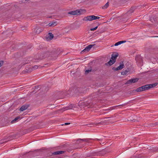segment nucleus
<instances>
[{
	"mask_svg": "<svg viewBox=\"0 0 158 158\" xmlns=\"http://www.w3.org/2000/svg\"><path fill=\"white\" fill-rule=\"evenodd\" d=\"M45 55L46 56V57L51 56L56 57L60 53V49L57 48L55 49L52 50L47 49L46 51H44Z\"/></svg>",
	"mask_w": 158,
	"mask_h": 158,
	"instance_id": "nucleus-1",
	"label": "nucleus"
},
{
	"mask_svg": "<svg viewBox=\"0 0 158 158\" xmlns=\"http://www.w3.org/2000/svg\"><path fill=\"white\" fill-rule=\"evenodd\" d=\"M93 106V103L91 100L87 101L84 102L80 101L78 104V106L81 108H83L85 107L89 108L92 106Z\"/></svg>",
	"mask_w": 158,
	"mask_h": 158,
	"instance_id": "nucleus-2",
	"label": "nucleus"
},
{
	"mask_svg": "<svg viewBox=\"0 0 158 158\" xmlns=\"http://www.w3.org/2000/svg\"><path fill=\"white\" fill-rule=\"evenodd\" d=\"M118 55V54L117 52L112 54L111 55V59H110L108 62L106 63L105 64L106 65L110 66L113 64L115 62L116 58Z\"/></svg>",
	"mask_w": 158,
	"mask_h": 158,
	"instance_id": "nucleus-3",
	"label": "nucleus"
},
{
	"mask_svg": "<svg viewBox=\"0 0 158 158\" xmlns=\"http://www.w3.org/2000/svg\"><path fill=\"white\" fill-rule=\"evenodd\" d=\"M134 11L133 10L131 9L123 14V19L122 20L124 21H127L128 19V18L132 15Z\"/></svg>",
	"mask_w": 158,
	"mask_h": 158,
	"instance_id": "nucleus-4",
	"label": "nucleus"
},
{
	"mask_svg": "<svg viewBox=\"0 0 158 158\" xmlns=\"http://www.w3.org/2000/svg\"><path fill=\"white\" fill-rule=\"evenodd\" d=\"M83 11H85V10L82 9H78L69 12V14L73 15H80Z\"/></svg>",
	"mask_w": 158,
	"mask_h": 158,
	"instance_id": "nucleus-5",
	"label": "nucleus"
},
{
	"mask_svg": "<svg viewBox=\"0 0 158 158\" xmlns=\"http://www.w3.org/2000/svg\"><path fill=\"white\" fill-rule=\"evenodd\" d=\"M15 137V136L14 135H11L10 136L6 138L2 139L0 140V144H2L3 143L7 142L9 140H11L12 139L14 138Z\"/></svg>",
	"mask_w": 158,
	"mask_h": 158,
	"instance_id": "nucleus-6",
	"label": "nucleus"
},
{
	"mask_svg": "<svg viewBox=\"0 0 158 158\" xmlns=\"http://www.w3.org/2000/svg\"><path fill=\"white\" fill-rule=\"evenodd\" d=\"M44 52H42L41 53L38 54L36 56V58L38 60H42L46 58V56Z\"/></svg>",
	"mask_w": 158,
	"mask_h": 158,
	"instance_id": "nucleus-7",
	"label": "nucleus"
},
{
	"mask_svg": "<svg viewBox=\"0 0 158 158\" xmlns=\"http://www.w3.org/2000/svg\"><path fill=\"white\" fill-rule=\"evenodd\" d=\"M124 67V64L123 62H121L120 63V65L117 68L113 67L112 69L114 71H117L123 69Z\"/></svg>",
	"mask_w": 158,
	"mask_h": 158,
	"instance_id": "nucleus-8",
	"label": "nucleus"
},
{
	"mask_svg": "<svg viewBox=\"0 0 158 158\" xmlns=\"http://www.w3.org/2000/svg\"><path fill=\"white\" fill-rule=\"evenodd\" d=\"M90 139H78L77 140V143L79 144L82 143L83 142H89V140Z\"/></svg>",
	"mask_w": 158,
	"mask_h": 158,
	"instance_id": "nucleus-9",
	"label": "nucleus"
},
{
	"mask_svg": "<svg viewBox=\"0 0 158 158\" xmlns=\"http://www.w3.org/2000/svg\"><path fill=\"white\" fill-rule=\"evenodd\" d=\"M139 79L137 78L131 79L128 81H127L126 83V84H131L132 83H135L138 81Z\"/></svg>",
	"mask_w": 158,
	"mask_h": 158,
	"instance_id": "nucleus-10",
	"label": "nucleus"
},
{
	"mask_svg": "<svg viewBox=\"0 0 158 158\" xmlns=\"http://www.w3.org/2000/svg\"><path fill=\"white\" fill-rule=\"evenodd\" d=\"M94 45H89V46H87L85 49H84L83 50L82 52H81V53L82 52H85L86 53L89 52L90 49L92 48V47Z\"/></svg>",
	"mask_w": 158,
	"mask_h": 158,
	"instance_id": "nucleus-11",
	"label": "nucleus"
},
{
	"mask_svg": "<svg viewBox=\"0 0 158 158\" xmlns=\"http://www.w3.org/2000/svg\"><path fill=\"white\" fill-rule=\"evenodd\" d=\"M66 151L65 150H60L55 152H53L52 153V155H56L64 154Z\"/></svg>",
	"mask_w": 158,
	"mask_h": 158,
	"instance_id": "nucleus-12",
	"label": "nucleus"
},
{
	"mask_svg": "<svg viewBox=\"0 0 158 158\" xmlns=\"http://www.w3.org/2000/svg\"><path fill=\"white\" fill-rule=\"evenodd\" d=\"M92 15H89L87 17H85L83 19V21H90L93 20V18H92Z\"/></svg>",
	"mask_w": 158,
	"mask_h": 158,
	"instance_id": "nucleus-13",
	"label": "nucleus"
},
{
	"mask_svg": "<svg viewBox=\"0 0 158 158\" xmlns=\"http://www.w3.org/2000/svg\"><path fill=\"white\" fill-rule=\"evenodd\" d=\"M131 71V69L129 68H127L125 69V70H123V71L121 73V74L123 75H126L128 73Z\"/></svg>",
	"mask_w": 158,
	"mask_h": 158,
	"instance_id": "nucleus-14",
	"label": "nucleus"
},
{
	"mask_svg": "<svg viewBox=\"0 0 158 158\" xmlns=\"http://www.w3.org/2000/svg\"><path fill=\"white\" fill-rule=\"evenodd\" d=\"M29 106V105H23L20 107L19 110L21 111H23L27 109L28 107Z\"/></svg>",
	"mask_w": 158,
	"mask_h": 158,
	"instance_id": "nucleus-15",
	"label": "nucleus"
},
{
	"mask_svg": "<svg viewBox=\"0 0 158 158\" xmlns=\"http://www.w3.org/2000/svg\"><path fill=\"white\" fill-rule=\"evenodd\" d=\"M126 42V41H121L117 42L114 45H113L111 46V47H113L114 45V46H117L120 44H121L123 43H125Z\"/></svg>",
	"mask_w": 158,
	"mask_h": 158,
	"instance_id": "nucleus-16",
	"label": "nucleus"
},
{
	"mask_svg": "<svg viewBox=\"0 0 158 158\" xmlns=\"http://www.w3.org/2000/svg\"><path fill=\"white\" fill-rule=\"evenodd\" d=\"M56 22H52L49 23L48 25L49 27H54L56 25Z\"/></svg>",
	"mask_w": 158,
	"mask_h": 158,
	"instance_id": "nucleus-17",
	"label": "nucleus"
},
{
	"mask_svg": "<svg viewBox=\"0 0 158 158\" xmlns=\"http://www.w3.org/2000/svg\"><path fill=\"white\" fill-rule=\"evenodd\" d=\"M53 35L51 32H49L48 33V37L47 38H48L50 40H52L53 38Z\"/></svg>",
	"mask_w": 158,
	"mask_h": 158,
	"instance_id": "nucleus-18",
	"label": "nucleus"
},
{
	"mask_svg": "<svg viewBox=\"0 0 158 158\" xmlns=\"http://www.w3.org/2000/svg\"><path fill=\"white\" fill-rule=\"evenodd\" d=\"M65 146L64 145H62L58 146L57 147V149L58 150H65Z\"/></svg>",
	"mask_w": 158,
	"mask_h": 158,
	"instance_id": "nucleus-19",
	"label": "nucleus"
},
{
	"mask_svg": "<svg viewBox=\"0 0 158 158\" xmlns=\"http://www.w3.org/2000/svg\"><path fill=\"white\" fill-rule=\"evenodd\" d=\"M158 84V83H155L149 85L150 87V89L153 88L156 86Z\"/></svg>",
	"mask_w": 158,
	"mask_h": 158,
	"instance_id": "nucleus-20",
	"label": "nucleus"
},
{
	"mask_svg": "<svg viewBox=\"0 0 158 158\" xmlns=\"http://www.w3.org/2000/svg\"><path fill=\"white\" fill-rule=\"evenodd\" d=\"M35 30H36L35 33L37 34H39L43 31V29L40 28H38L36 29H35Z\"/></svg>",
	"mask_w": 158,
	"mask_h": 158,
	"instance_id": "nucleus-21",
	"label": "nucleus"
},
{
	"mask_svg": "<svg viewBox=\"0 0 158 158\" xmlns=\"http://www.w3.org/2000/svg\"><path fill=\"white\" fill-rule=\"evenodd\" d=\"M20 118V117H19V116H18V117H16L14 119H13V120H12L11 122V123H15V122H16V121H17L18 119L19 118Z\"/></svg>",
	"mask_w": 158,
	"mask_h": 158,
	"instance_id": "nucleus-22",
	"label": "nucleus"
},
{
	"mask_svg": "<svg viewBox=\"0 0 158 158\" xmlns=\"http://www.w3.org/2000/svg\"><path fill=\"white\" fill-rule=\"evenodd\" d=\"M108 6H109V2H107L105 4V5L102 7V8L103 9H106L108 7Z\"/></svg>",
	"mask_w": 158,
	"mask_h": 158,
	"instance_id": "nucleus-23",
	"label": "nucleus"
},
{
	"mask_svg": "<svg viewBox=\"0 0 158 158\" xmlns=\"http://www.w3.org/2000/svg\"><path fill=\"white\" fill-rule=\"evenodd\" d=\"M144 86V88L145 89V90H148L150 89V87L149 85H147Z\"/></svg>",
	"mask_w": 158,
	"mask_h": 158,
	"instance_id": "nucleus-24",
	"label": "nucleus"
},
{
	"mask_svg": "<svg viewBox=\"0 0 158 158\" xmlns=\"http://www.w3.org/2000/svg\"><path fill=\"white\" fill-rule=\"evenodd\" d=\"M133 91H136L137 92H139L141 91H142L141 89V88L140 87L137 88L136 90H134Z\"/></svg>",
	"mask_w": 158,
	"mask_h": 158,
	"instance_id": "nucleus-25",
	"label": "nucleus"
},
{
	"mask_svg": "<svg viewBox=\"0 0 158 158\" xmlns=\"http://www.w3.org/2000/svg\"><path fill=\"white\" fill-rule=\"evenodd\" d=\"M93 20H95L96 19H98L100 18V17L98 16H95L92 15Z\"/></svg>",
	"mask_w": 158,
	"mask_h": 158,
	"instance_id": "nucleus-26",
	"label": "nucleus"
},
{
	"mask_svg": "<svg viewBox=\"0 0 158 158\" xmlns=\"http://www.w3.org/2000/svg\"><path fill=\"white\" fill-rule=\"evenodd\" d=\"M156 125H158V122H156L154 123H152L150 124V126L153 127L155 126Z\"/></svg>",
	"mask_w": 158,
	"mask_h": 158,
	"instance_id": "nucleus-27",
	"label": "nucleus"
},
{
	"mask_svg": "<svg viewBox=\"0 0 158 158\" xmlns=\"http://www.w3.org/2000/svg\"><path fill=\"white\" fill-rule=\"evenodd\" d=\"M91 69H88V70H86L85 72V74H87L89 72H91Z\"/></svg>",
	"mask_w": 158,
	"mask_h": 158,
	"instance_id": "nucleus-28",
	"label": "nucleus"
},
{
	"mask_svg": "<svg viewBox=\"0 0 158 158\" xmlns=\"http://www.w3.org/2000/svg\"><path fill=\"white\" fill-rule=\"evenodd\" d=\"M98 26H97L95 27H94V28H90V31H94L95 30H96L98 28Z\"/></svg>",
	"mask_w": 158,
	"mask_h": 158,
	"instance_id": "nucleus-29",
	"label": "nucleus"
},
{
	"mask_svg": "<svg viewBox=\"0 0 158 158\" xmlns=\"http://www.w3.org/2000/svg\"><path fill=\"white\" fill-rule=\"evenodd\" d=\"M4 64V61L3 60L0 61V67L2 66Z\"/></svg>",
	"mask_w": 158,
	"mask_h": 158,
	"instance_id": "nucleus-30",
	"label": "nucleus"
},
{
	"mask_svg": "<svg viewBox=\"0 0 158 158\" xmlns=\"http://www.w3.org/2000/svg\"><path fill=\"white\" fill-rule=\"evenodd\" d=\"M38 66L37 65L34 66L32 68L33 70L37 69L38 68Z\"/></svg>",
	"mask_w": 158,
	"mask_h": 158,
	"instance_id": "nucleus-31",
	"label": "nucleus"
},
{
	"mask_svg": "<svg viewBox=\"0 0 158 158\" xmlns=\"http://www.w3.org/2000/svg\"><path fill=\"white\" fill-rule=\"evenodd\" d=\"M141 87V90H142V91H145V89L144 88V86H143L141 87Z\"/></svg>",
	"mask_w": 158,
	"mask_h": 158,
	"instance_id": "nucleus-32",
	"label": "nucleus"
},
{
	"mask_svg": "<svg viewBox=\"0 0 158 158\" xmlns=\"http://www.w3.org/2000/svg\"><path fill=\"white\" fill-rule=\"evenodd\" d=\"M124 105H125L124 104H123L119 105H118V106H115V107H118L119 106H123Z\"/></svg>",
	"mask_w": 158,
	"mask_h": 158,
	"instance_id": "nucleus-33",
	"label": "nucleus"
},
{
	"mask_svg": "<svg viewBox=\"0 0 158 158\" xmlns=\"http://www.w3.org/2000/svg\"><path fill=\"white\" fill-rule=\"evenodd\" d=\"M70 124V123H64V124L65 125H69V124Z\"/></svg>",
	"mask_w": 158,
	"mask_h": 158,
	"instance_id": "nucleus-34",
	"label": "nucleus"
},
{
	"mask_svg": "<svg viewBox=\"0 0 158 158\" xmlns=\"http://www.w3.org/2000/svg\"><path fill=\"white\" fill-rule=\"evenodd\" d=\"M136 120V119H134L132 120V121L133 122H135Z\"/></svg>",
	"mask_w": 158,
	"mask_h": 158,
	"instance_id": "nucleus-35",
	"label": "nucleus"
},
{
	"mask_svg": "<svg viewBox=\"0 0 158 158\" xmlns=\"http://www.w3.org/2000/svg\"><path fill=\"white\" fill-rule=\"evenodd\" d=\"M63 108H62V109H60L58 111H60V110H63Z\"/></svg>",
	"mask_w": 158,
	"mask_h": 158,
	"instance_id": "nucleus-36",
	"label": "nucleus"
},
{
	"mask_svg": "<svg viewBox=\"0 0 158 158\" xmlns=\"http://www.w3.org/2000/svg\"><path fill=\"white\" fill-rule=\"evenodd\" d=\"M29 62H26L24 64H27V63H29Z\"/></svg>",
	"mask_w": 158,
	"mask_h": 158,
	"instance_id": "nucleus-37",
	"label": "nucleus"
},
{
	"mask_svg": "<svg viewBox=\"0 0 158 158\" xmlns=\"http://www.w3.org/2000/svg\"><path fill=\"white\" fill-rule=\"evenodd\" d=\"M55 107V106H52V108H54Z\"/></svg>",
	"mask_w": 158,
	"mask_h": 158,
	"instance_id": "nucleus-38",
	"label": "nucleus"
},
{
	"mask_svg": "<svg viewBox=\"0 0 158 158\" xmlns=\"http://www.w3.org/2000/svg\"><path fill=\"white\" fill-rule=\"evenodd\" d=\"M66 95V94H64V95Z\"/></svg>",
	"mask_w": 158,
	"mask_h": 158,
	"instance_id": "nucleus-39",
	"label": "nucleus"
},
{
	"mask_svg": "<svg viewBox=\"0 0 158 158\" xmlns=\"http://www.w3.org/2000/svg\"><path fill=\"white\" fill-rule=\"evenodd\" d=\"M84 147V146H82L80 147V148H82V147Z\"/></svg>",
	"mask_w": 158,
	"mask_h": 158,
	"instance_id": "nucleus-40",
	"label": "nucleus"
},
{
	"mask_svg": "<svg viewBox=\"0 0 158 158\" xmlns=\"http://www.w3.org/2000/svg\"><path fill=\"white\" fill-rule=\"evenodd\" d=\"M91 125V124H89L88 125Z\"/></svg>",
	"mask_w": 158,
	"mask_h": 158,
	"instance_id": "nucleus-41",
	"label": "nucleus"
}]
</instances>
